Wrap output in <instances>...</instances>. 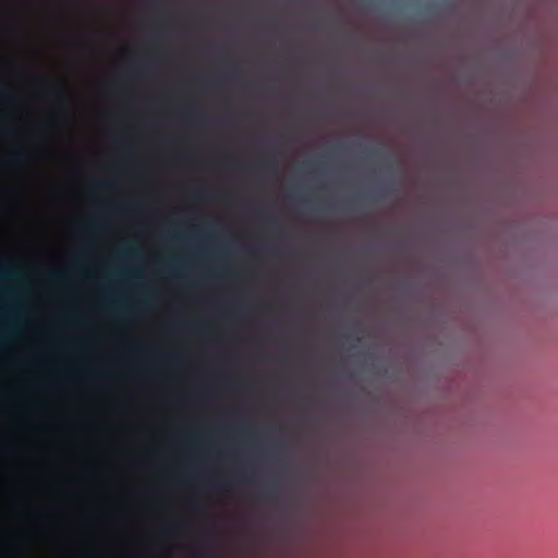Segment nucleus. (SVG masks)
<instances>
[{"instance_id":"6","label":"nucleus","mask_w":558,"mask_h":558,"mask_svg":"<svg viewBox=\"0 0 558 558\" xmlns=\"http://www.w3.org/2000/svg\"><path fill=\"white\" fill-rule=\"evenodd\" d=\"M22 277L20 269L11 264L0 266V280H19Z\"/></svg>"},{"instance_id":"14","label":"nucleus","mask_w":558,"mask_h":558,"mask_svg":"<svg viewBox=\"0 0 558 558\" xmlns=\"http://www.w3.org/2000/svg\"><path fill=\"white\" fill-rule=\"evenodd\" d=\"M180 359H181V356L178 354H171V355L167 356V360H169V361H179Z\"/></svg>"},{"instance_id":"13","label":"nucleus","mask_w":558,"mask_h":558,"mask_svg":"<svg viewBox=\"0 0 558 558\" xmlns=\"http://www.w3.org/2000/svg\"><path fill=\"white\" fill-rule=\"evenodd\" d=\"M193 508H194L196 511H203V510H204V506H203V504H201V502H194V504H193Z\"/></svg>"},{"instance_id":"3","label":"nucleus","mask_w":558,"mask_h":558,"mask_svg":"<svg viewBox=\"0 0 558 558\" xmlns=\"http://www.w3.org/2000/svg\"><path fill=\"white\" fill-rule=\"evenodd\" d=\"M14 99V95L8 87L0 88V123L14 121L17 118V111L15 108L9 106Z\"/></svg>"},{"instance_id":"7","label":"nucleus","mask_w":558,"mask_h":558,"mask_svg":"<svg viewBox=\"0 0 558 558\" xmlns=\"http://www.w3.org/2000/svg\"><path fill=\"white\" fill-rule=\"evenodd\" d=\"M260 497H262L263 499L271 500V501H272V500L277 499V493H276V490H274V489H269V490H267V492L263 493V494L260 495Z\"/></svg>"},{"instance_id":"9","label":"nucleus","mask_w":558,"mask_h":558,"mask_svg":"<svg viewBox=\"0 0 558 558\" xmlns=\"http://www.w3.org/2000/svg\"><path fill=\"white\" fill-rule=\"evenodd\" d=\"M169 532L179 534L181 532V525L179 523H172L169 525Z\"/></svg>"},{"instance_id":"10","label":"nucleus","mask_w":558,"mask_h":558,"mask_svg":"<svg viewBox=\"0 0 558 558\" xmlns=\"http://www.w3.org/2000/svg\"><path fill=\"white\" fill-rule=\"evenodd\" d=\"M202 543L204 544H211L213 543V535L211 533H205L201 537Z\"/></svg>"},{"instance_id":"11","label":"nucleus","mask_w":558,"mask_h":558,"mask_svg":"<svg viewBox=\"0 0 558 558\" xmlns=\"http://www.w3.org/2000/svg\"><path fill=\"white\" fill-rule=\"evenodd\" d=\"M202 556H203L204 558H217V557H218L217 553H216V551H214V550L203 551V553H202Z\"/></svg>"},{"instance_id":"1","label":"nucleus","mask_w":558,"mask_h":558,"mask_svg":"<svg viewBox=\"0 0 558 558\" xmlns=\"http://www.w3.org/2000/svg\"><path fill=\"white\" fill-rule=\"evenodd\" d=\"M157 111L165 116L175 118L186 123H198L203 120L204 113L196 101L191 98L181 100L178 106H157Z\"/></svg>"},{"instance_id":"19","label":"nucleus","mask_w":558,"mask_h":558,"mask_svg":"<svg viewBox=\"0 0 558 558\" xmlns=\"http://www.w3.org/2000/svg\"><path fill=\"white\" fill-rule=\"evenodd\" d=\"M363 140H364V141H367L368 138H367V137H364Z\"/></svg>"},{"instance_id":"17","label":"nucleus","mask_w":558,"mask_h":558,"mask_svg":"<svg viewBox=\"0 0 558 558\" xmlns=\"http://www.w3.org/2000/svg\"><path fill=\"white\" fill-rule=\"evenodd\" d=\"M125 251H126V252H133V248H132L131 246H128V247L125 248Z\"/></svg>"},{"instance_id":"12","label":"nucleus","mask_w":558,"mask_h":558,"mask_svg":"<svg viewBox=\"0 0 558 558\" xmlns=\"http://www.w3.org/2000/svg\"><path fill=\"white\" fill-rule=\"evenodd\" d=\"M226 116L229 117V118H233V117L238 116V112L235 110H233V109L228 108L226 110Z\"/></svg>"},{"instance_id":"2","label":"nucleus","mask_w":558,"mask_h":558,"mask_svg":"<svg viewBox=\"0 0 558 558\" xmlns=\"http://www.w3.org/2000/svg\"><path fill=\"white\" fill-rule=\"evenodd\" d=\"M44 96L45 99L50 104V109L46 114V120L50 123H53L66 109V92L59 82H50L44 89Z\"/></svg>"},{"instance_id":"15","label":"nucleus","mask_w":558,"mask_h":558,"mask_svg":"<svg viewBox=\"0 0 558 558\" xmlns=\"http://www.w3.org/2000/svg\"><path fill=\"white\" fill-rule=\"evenodd\" d=\"M386 168H387V170H388L389 172L393 173V171H395V167H393V163H392V162H388V163L386 165Z\"/></svg>"},{"instance_id":"4","label":"nucleus","mask_w":558,"mask_h":558,"mask_svg":"<svg viewBox=\"0 0 558 558\" xmlns=\"http://www.w3.org/2000/svg\"><path fill=\"white\" fill-rule=\"evenodd\" d=\"M82 142H0L1 144H81ZM110 144H187L189 142H109Z\"/></svg>"},{"instance_id":"18","label":"nucleus","mask_w":558,"mask_h":558,"mask_svg":"<svg viewBox=\"0 0 558 558\" xmlns=\"http://www.w3.org/2000/svg\"><path fill=\"white\" fill-rule=\"evenodd\" d=\"M137 352L141 353V354L146 353L145 350H143V349L137 350Z\"/></svg>"},{"instance_id":"5","label":"nucleus","mask_w":558,"mask_h":558,"mask_svg":"<svg viewBox=\"0 0 558 558\" xmlns=\"http://www.w3.org/2000/svg\"><path fill=\"white\" fill-rule=\"evenodd\" d=\"M136 108V102L133 99L125 98L118 104L114 111L110 112L109 116L113 120H119L125 117L128 113Z\"/></svg>"},{"instance_id":"8","label":"nucleus","mask_w":558,"mask_h":558,"mask_svg":"<svg viewBox=\"0 0 558 558\" xmlns=\"http://www.w3.org/2000/svg\"><path fill=\"white\" fill-rule=\"evenodd\" d=\"M228 484H229L228 482H225V481H218V482H215V483L213 484V486H214L215 488H218V489H221V490H227V488H228V486H229Z\"/></svg>"},{"instance_id":"16","label":"nucleus","mask_w":558,"mask_h":558,"mask_svg":"<svg viewBox=\"0 0 558 558\" xmlns=\"http://www.w3.org/2000/svg\"><path fill=\"white\" fill-rule=\"evenodd\" d=\"M52 277L58 278V279L62 278V272H54V274H52Z\"/></svg>"}]
</instances>
